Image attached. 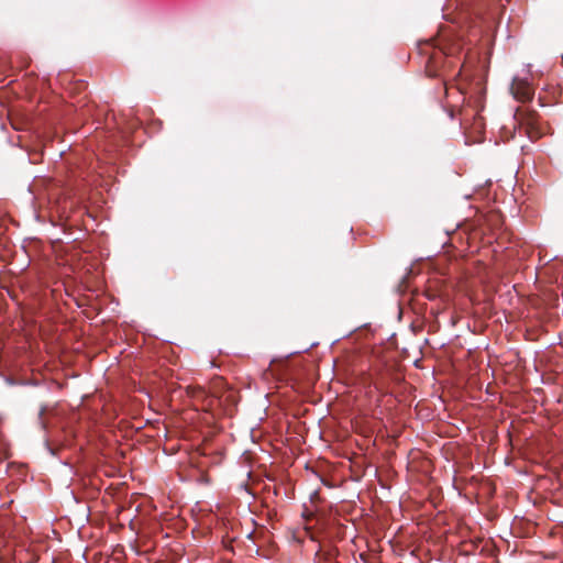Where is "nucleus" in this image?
<instances>
[{
  "label": "nucleus",
  "instance_id": "f257e3e1",
  "mask_svg": "<svg viewBox=\"0 0 563 563\" xmlns=\"http://www.w3.org/2000/svg\"><path fill=\"white\" fill-rule=\"evenodd\" d=\"M515 120L530 140L536 141L543 135L540 117L534 110L519 108L515 114Z\"/></svg>",
  "mask_w": 563,
  "mask_h": 563
},
{
  "label": "nucleus",
  "instance_id": "f03ea898",
  "mask_svg": "<svg viewBox=\"0 0 563 563\" xmlns=\"http://www.w3.org/2000/svg\"><path fill=\"white\" fill-rule=\"evenodd\" d=\"M511 92L517 100L526 102L532 99L534 90L527 80L515 78L511 84Z\"/></svg>",
  "mask_w": 563,
  "mask_h": 563
},
{
  "label": "nucleus",
  "instance_id": "7ed1b4c3",
  "mask_svg": "<svg viewBox=\"0 0 563 563\" xmlns=\"http://www.w3.org/2000/svg\"><path fill=\"white\" fill-rule=\"evenodd\" d=\"M316 558L319 560V562L320 561H325V562L331 563V561L333 559V553L332 552L319 551V552H317Z\"/></svg>",
  "mask_w": 563,
  "mask_h": 563
},
{
  "label": "nucleus",
  "instance_id": "20e7f679",
  "mask_svg": "<svg viewBox=\"0 0 563 563\" xmlns=\"http://www.w3.org/2000/svg\"><path fill=\"white\" fill-rule=\"evenodd\" d=\"M190 395L195 399L203 398L206 396L205 390L201 387L192 388Z\"/></svg>",
  "mask_w": 563,
  "mask_h": 563
},
{
  "label": "nucleus",
  "instance_id": "39448f33",
  "mask_svg": "<svg viewBox=\"0 0 563 563\" xmlns=\"http://www.w3.org/2000/svg\"><path fill=\"white\" fill-rule=\"evenodd\" d=\"M7 451V444L3 435L0 433V454H4Z\"/></svg>",
  "mask_w": 563,
  "mask_h": 563
},
{
  "label": "nucleus",
  "instance_id": "423d86ee",
  "mask_svg": "<svg viewBox=\"0 0 563 563\" xmlns=\"http://www.w3.org/2000/svg\"><path fill=\"white\" fill-rule=\"evenodd\" d=\"M460 113H461V115L463 117V118H462V122H463V121H466V120H467V115H468V114H467V111H466V110H462V111H460Z\"/></svg>",
  "mask_w": 563,
  "mask_h": 563
}]
</instances>
